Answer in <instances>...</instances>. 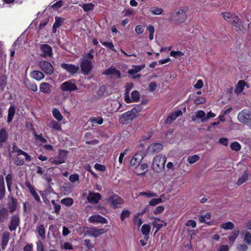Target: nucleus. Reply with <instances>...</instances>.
Here are the masks:
<instances>
[{
	"mask_svg": "<svg viewBox=\"0 0 251 251\" xmlns=\"http://www.w3.org/2000/svg\"><path fill=\"white\" fill-rule=\"evenodd\" d=\"M143 108L140 105H136L130 110H129L119 117V122L121 124H127L130 123L140 113Z\"/></svg>",
	"mask_w": 251,
	"mask_h": 251,
	"instance_id": "nucleus-1",
	"label": "nucleus"
},
{
	"mask_svg": "<svg viewBox=\"0 0 251 251\" xmlns=\"http://www.w3.org/2000/svg\"><path fill=\"white\" fill-rule=\"evenodd\" d=\"M94 51L91 49L89 52L84 55L81 59L80 66L83 74L88 75L93 69L92 59L94 57Z\"/></svg>",
	"mask_w": 251,
	"mask_h": 251,
	"instance_id": "nucleus-2",
	"label": "nucleus"
},
{
	"mask_svg": "<svg viewBox=\"0 0 251 251\" xmlns=\"http://www.w3.org/2000/svg\"><path fill=\"white\" fill-rule=\"evenodd\" d=\"M166 161L165 156L158 155L153 159L152 164V170L156 173H161L165 168V164Z\"/></svg>",
	"mask_w": 251,
	"mask_h": 251,
	"instance_id": "nucleus-3",
	"label": "nucleus"
},
{
	"mask_svg": "<svg viewBox=\"0 0 251 251\" xmlns=\"http://www.w3.org/2000/svg\"><path fill=\"white\" fill-rule=\"evenodd\" d=\"M238 120L245 124L251 126V111L247 109H244L238 115Z\"/></svg>",
	"mask_w": 251,
	"mask_h": 251,
	"instance_id": "nucleus-4",
	"label": "nucleus"
},
{
	"mask_svg": "<svg viewBox=\"0 0 251 251\" xmlns=\"http://www.w3.org/2000/svg\"><path fill=\"white\" fill-rule=\"evenodd\" d=\"M10 146H8V150L9 151V156L11 157V153L12 152H17L18 155H22L25 157V161L27 162H30L32 160L31 156L28 155L26 152L23 151L21 149H20L18 146L15 144H13L12 145V151H10Z\"/></svg>",
	"mask_w": 251,
	"mask_h": 251,
	"instance_id": "nucleus-5",
	"label": "nucleus"
},
{
	"mask_svg": "<svg viewBox=\"0 0 251 251\" xmlns=\"http://www.w3.org/2000/svg\"><path fill=\"white\" fill-rule=\"evenodd\" d=\"M39 66L41 69L47 75L53 74L54 69L52 65L48 61L42 60L39 62Z\"/></svg>",
	"mask_w": 251,
	"mask_h": 251,
	"instance_id": "nucleus-6",
	"label": "nucleus"
},
{
	"mask_svg": "<svg viewBox=\"0 0 251 251\" xmlns=\"http://www.w3.org/2000/svg\"><path fill=\"white\" fill-rule=\"evenodd\" d=\"M107 201L114 208H118L121 204L124 203L123 199L116 194L110 196Z\"/></svg>",
	"mask_w": 251,
	"mask_h": 251,
	"instance_id": "nucleus-7",
	"label": "nucleus"
},
{
	"mask_svg": "<svg viewBox=\"0 0 251 251\" xmlns=\"http://www.w3.org/2000/svg\"><path fill=\"white\" fill-rule=\"evenodd\" d=\"M61 67L68 72L72 76H74L79 71L78 66H76L72 64L62 63L60 65Z\"/></svg>",
	"mask_w": 251,
	"mask_h": 251,
	"instance_id": "nucleus-8",
	"label": "nucleus"
},
{
	"mask_svg": "<svg viewBox=\"0 0 251 251\" xmlns=\"http://www.w3.org/2000/svg\"><path fill=\"white\" fill-rule=\"evenodd\" d=\"M40 50L42 52L40 55L42 57L46 58L48 56L51 57L52 56V49L51 46L49 45H40Z\"/></svg>",
	"mask_w": 251,
	"mask_h": 251,
	"instance_id": "nucleus-9",
	"label": "nucleus"
},
{
	"mask_svg": "<svg viewBox=\"0 0 251 251\" xmlns=\"http://www.w3.org/2000/svg\"><path fill=\"white\" fill-rule=\"evenodd\" d=\"M61 89L63 91L72 92L77 90V87L72 80L62 83L60 86Z\"/></svg>",
	"mask_w": 251,
	"mask_h": 251,
	"instance_id": "nucleus-10",
	"label": "nucleus"
},
{
	"mask_svg": "<svg viewBox=\"0 0 251 251\" xmlns=\"http://www.w3.org/2000/svg\"><path fill=\"white\" fill-rule=\"evenodd\" d=\"M102 74V75L106 76L113 75L114 78L115 79H119L121 77L120 71L113 66L110 67L109 68L103 71Z\"/></svg>",
	"mask_w": 251,
	"mask_h": 251,
	"instance_id": "nucleus-11",
	"label": "nucleus"
},
{
	"mask_svg": "<svg viewBox=\"0 0 251 251\" xmlns=\"http://www.w3.org/2000/svg\"><path fill=\"white\" fill-rule=\"evenodd\" d=\"M20 219L18 214H15L11 216L10 223L8 225V228L10 231H13L16 229L19 226Z\"/></svg>",
	"mask_w": 251,
	"mask_h": 251,
	"instance_id": "nucleus-12",
	"label": "nucleus"
},
{
	"mask_svg": "<svg viewBox=\"0 0 251 251\" xmlns=\"http://www.w3.org/2000/svg\"><path fill=\"white\" fill-rule=\"evenodd\" d=\"M182 115V112L181 110H177L174 113H170L165 119L164 124L165 125H170Z\"/></svg>",
	"mask_w": 251,
	"mask_h": 251,
	"instance_id": "nucleus-13",
	"label": "nucleus"
},
{
	"mask_svg": "<svg viewBox=\"0 0 251 251\" xmlns=\"http://www.w3.org/2000/svg\"><path fill=\"white\" fill-rule=\"evenodd\" d=\"M229 23L235 26L237 30L241 31L244 28L243 22L237 15H234Z\"/></svg>",
	"mask_w": 251,
	"mask_h": 251,
	"instance_id": "nucleus-14",
	"label": "nucleus"
},
{
	"mask_svg": "<svg viewBox=\"0 0 251 251\" xmlns=\"http://www.w3.org/2000/svg\"><path fill=\"white\" fill-rule=\"evenodd\" d=\"M101 198V195L99 193L89 192L87 197L89 202L93 204H97Z\"/></svg>",
	"mask_w": 251,
	"mask_h": 251,
	"instance_id": "nucleus-15",
	"label": "nucleus"
},
{
	"mask_svg": "<svg viewBox=\"0 0 251 251\" xmlns=\"http://www.w3.org/2000/svg\"><path fill=\"white\" fill-rule=\"evenodd\" d=\"M133 87V84L132 82L127 83L125 85V92L124 94L125 101L129 103L131 102L130 98L129 97V92Z\"/></svg>",
	"mask_w": 251,
	"mask_h": 251,
	"instance_id": "nucleus-16",
	"label": "nucleus"
},
{
	"mask_svg": "<svg viewBox=\"0 0 251 251\" xmlns=\"http://www.w3.org/2000/svg\"><path fill=\"white\" fill-rule=\"evenodd\" d=\"M25 184V185L28 189L29 192L33 196L35 201L38 202H41L40 197L38 195L37 193L36 192L33 186L31 185L30 182L28 181H26Z\"/></svg>",
	"mask_w": 251,
	"mask_h": 251,
	"instance_id": "nucleus-17",
	"label": "nucleus"
},
{
	"mask_svg": "<svg viewBox=\"0 0 251 251\" xmlns=\"http://www.w3.org/2000/svg\"><path fill=\"white\" fill-rule=\"evenodd\" d=\"M163 145L160 143H153L148 148V151L150 153L155 154L160 152L163 149Z\"/></svg>",
	"mask_w": 251,
	"mask_h": 251,
	"instance_id": "nucleus-18",
	"label": "nucleus"
},
{
	"mask_svg": "<svg viewBox=\"0 0 251 251\" xmlns=\"http://www.w3.org/2000/svg\"><path fill=\"white\" fill-rule=\"evenodd\" d=\"M89 221L90 223H97L101 224H106L107 223V220L100 215H92L89 218Z\"/></svg>",
	"mask_w": 251,
	"mask_h": 251,
	"instance_id": "nucleus-19",
	"label": "nucleus"
},
{
	"mask_svg": "<svg viewBox=\"0 0 251 251\" xmlns=\"http://www.w3.org/2000/svg\"><path fill=\"white\" fill-rule=\"evenodd\" d=\"M176 20L178 23H182L186 21L187 16L185 14V11L183 9H179L176 13Z\"/></svg>",
	"mask_w": 251,
	"mask_h": 251,
	"instance_id": "nucleus-20",
	"label": "nucleus"
},
{
	"mask_svg": "<svg viewBox=\"0 0 251 251\" xmlns=\"http://www.w3.org/2000/svg\"><path fill=\"white\" fill-rule=\"evenodd\" d=\"M40 91L45 94H50L51 92V86L47 82H42L40 85Z\"/></svg>",
	"mask_w": 251,
	"mask_h": 251,
	"instance_id": "nucleus-21",
	"label": "nucleus"
},
{
	"mask_svg": "<svg viewBox=\"0 0 251 251\" xmlns=\"http://www.w3.org/2000/svg\"><path fill=\"white\" fill-rule=\"evenodd\" d=\"M151 228V226L148 224H144L141 227V232L144 236V239L146 240H148L149 239Z\"/></svg>",
	"mask_w": 251,
	"mask_h": 251,
	"instance_id": "nucleus-22",
	"label": "nucleus"
},
{
	"mask_svg": "<svg viewBox=\"0 0 251 251\" xmlns=\"http://www.w3.org/2000/svg\"><path fill=\"white\" fill-rule=\"evenodd\" d=\"M5 187L4 178L2 176H0V200H2L5 195Z\"/></svg>",
	"mask_w": 251,
	"mask_h": 251,
	"instance_id": "nucleus-23",
	"label": "nucleus"
},
{
	"mask_svg": "<svg viewBox=\"0 0 251 251\" xmlns=\"http://www.w3.org/2000/svg\"><path fill=\"white\" fill-rule=\"evenodd\" d=\"M31 77L38 81L43 79L45 76L42 72L40 71L34 70L31 73Z\"/></svg>",
	"mask_w": 251,
	"mask_h": 251,
	"instance_id": "nucleus-24",
	"label": "nucleus"
},
{
	"mask_svg": "<svg viewBox=\"0 0 251 251\" xmlns=\"http://www.w3.org/2000/svg\"><path fill=\"white\" fill-rule=\"evenodd\" d=\"M246 83L244 80H239L236 86L234 92L236 94H239L243 92Z\"/></svg>",
	"mask_w": 251,
	"mask_h": 251,
	"instance_id": "nucleus-25",
	"label": "nucleus"
},
{
	"mask_svg": "<svg viewBox=\"0 0 251 251\" xmlns=\"http://www.w3.org/2000/svg\"><path fill=\"white\" fill-rule=\"evenodd\" d=\"M8 216V211L7 208L2 207L0 209V222L3 223Z\"/></svg>",
	"mask_w": 251,
	"mask_h": 251,
	"instance_id": "nucleus-26",
	"label": "nucleus"
},
{
	"mask_svg": "<svg viewBox=\"0 0 251 251\" xmlns=\"http://www.w3.org/2000/svg\"><path fill=\"white\" fill-rule=\"evenodd\" d=\"M145 68V65H133L132 68L128 71V74L135 75Z\"/></svg>",
	"mask_w": 251,
	"mask_h": 251,
	"instance_id": "nucleus-27",
	"label": "nucleus"
},
{
	"mask_svg": "<svg viewBox=\"0 0 251 251\" xmlns=\"http://www.w3.org/2000/svg\"><path fill=\"white\" fill-rule=\"evenodd\" d=\"M249 174L248 170L245 171L241 176L238 179L237 184L239 186L243 184L246 180H248Z\"/></svg>",
	"mask_w": 251,
	"mask_h": 251,
	"instance_id": "nucleus-28",
	"label": "nucleus"
},
{
	"mask_svg": "<svg viewBox=\"0 0 251 251\" xmlns=\"http://www.w3.org/2000/svg\"><path fill=\"white\" fill-rule=\"evenodd\" d=\"M68 154V151L59 149L58 150V157L60 159V160H62L63 163L65 162V160H66Z\"/></svg>",
	"mask_w": 251,
	"mask_h": 251,
	"instance_id": "nucleus-29",
	"label": "nucleus"
},
{
	"mask_svg": "<svg viewBox=\"0 0 251 251\" xmlns=\"http://www.w3.org/2000/svg\"><path fill=\"white\" fill-rule=\"evenodd\" d=\"M15 113V107L13 105H10L8 109L7 123H10L12 121L14 114Z\"/></svg>",
	"mask_w": 251,
	"mask_h": 251,
	"instance_id": "nucleus-30",
	"label": "nucleus"
},
{
	"mask_svg": "<svg viewBox=\"0 0 251 251\" xmlns=\"http://www.w3.org/2000/svg\"><path fill=\"white\" fill-rule=\"evenodd\" d=\"M8 138V134L5 128H1L0 130V142H6Z\"/></svg>",
	"mask_w": 251,
	"mask_h": 251,
	"instance_id": "nucleus-31",
	"label": "nucleus"
},
{
	"mask_svg": "<svg viewBox=\"0 0 251 251\" xmlns=\"http://www.w3.org/2000/svg\"><path fill=\"white\" fill-rule=\"evenodd\" d=\"M94 230V235L93 237H98L102 234L106 233L107 230L105 228H99L96 227H93Z\"/></svg>",
	"mask_w": 251,
	"mask_h": 251,
	"instance_id": "nucleus-32",
	"label": "nucleus"
},
{
	"mask_svg": "<svg viewBox=\"0 0 251 251\" xmlns=\"http://www.w3.org/2000/svg\"><path fill=\"white\" fill-rule=\"evenodd\" d=\"M141 216L136 214L133 217V223L135 225H136L138 227H140L143 223Z\"/></svg>",
	"mask_w": 251,
	"mask_h": 251,
	"instance_id": "nucleus-33",
	"label": "nucleus"
},
{
	"mask_svg": "<svg viewBox=\"0 0 251 251\" xmlns=\"http://www.w3.org/2000/svg\"><path fill=\"white\" fill-rule=\"evenodd\" d=\"M131 100L132 102H138L140 100V95L138 91L134 90L131 93Z\"/></svg>",
	"mask_w": 251,
	"mask_h": 251,
	"instance_id": "nucleus-34",
	"label": "nucleus"
},
{
	"mask_svg": "<svg viewBox=\"0 0 251 251\" xmlns=\"http://www.w3.org/2000/svg\"><path fill=\"white\" fill-rule=\"evenodd\" d=\"M5 180L7 186L8 190L9 192H11V186L12 185V175L11 174H8L5 177Z\"/></svg>",
	"mask_w": 251,
	"mask_h": 251,
	"instance_id": "nucleus-35",
	"label": "nucleus"
},
{
	"mask_svg": "<svg viewBox=\"0 0 251 251\" xmlns=\"http://www.w3.org/2000/svg\"><path fill=\"white\" fill-rule=\"evenodd\" d=\"M20 155H18V153H17L16 156L13 159L14 163L17 166H22L25 164L24 158H21Z\"/></svg>",
	"mask_w": 251,
	"mask_h": 251,
	"instance_id": "nucleus-36",
	"label": "nucleus"
},
{
	"mask_svg": "<svg viewBox=\"0 0 251 251\" xmlns=\"http://www.w3.org/2000/svg\"><path fill=\"white\" fill-rule=\"evenodd\" d=\"M52 113L54 118L58 121H60L63 119L62 115L57 109L53 108Z\"/></svg>",
	"mask_w": 251,
	"mask_h": 251,
	"instance_id": "nucleus-37",
	"label": "nucleus"
},
{
	"mask_svg": "<svg viewBox=\"0 0 251 251\" xmlns=\"http://www.w3.org/2000/svg\"><path fill=\"white\" fill-rule=\"evenodd\" d=\"M100 43L104 47H106L108 50H110L114 52H116V50L114 48V46L112 42H102Z\"/></svg>",
	"mask_w": 251,
	"mask_h": 251,
	"instance_id": "nucleus-38",
	"label": "nucleus"
},
{
	"mask_svg": "<svg viewBox=\"0 0 251 251\" xmlns=\"http://www.w3.org/2000/svg\"><path fill=\"white\" fill-rule=\"evenodd\" d=\"M17 200L16 198H12L11 203L9 206V211L11 213L14 212L16 209Z\"/></svg>",
	"mask_w": 251,
	"mask_h": 251,
	"instance_id": "nucleus-39",
	"label": "nucleus"
},
{
	"mask_svg": "<svg viewBox=\"0 0 251 251\" xmlns=\"http://www.w3.org/2000/svg\"><path fill=\"white\" fill-rule=\"evenodd\" d=\"M89 121L93 124L100 125L103 123V119L101 117H92L90 119Z\"/></svg>",
	"mask_w": 251,
	"mask_h": 251,
	"instance_id": "nucleus-40",
	"label": "nucleus"
},
{
	"mask_svg": "<svg viewBox=\"0 0 251 251\" xmlns=\"http://www.w3.org/2000/svg\"><path fill=\"white\" fill-rule=\"evenodd\" d=\"M61 202L67 206H70L73 204L74 201L72 198H67L61 200Z\"/></svg>",
	"mask_w": 251,
	"mask_h": 251,
	"instance_id": "nucleus-41",
	"label": "nucleus"
},
{
	"mask_svg": "<svg viewBox=\"0 0 251 251\" xmlns=\"http://www.w3.org/2000/svg\"><path fill=\"white\" fill-rule=\"evenodd\" d=\"M94 4L92 3H84L82 5L84 11L88 12L89 11L93 10L94 8Z\"/></svg>",
	"mask_w": 251,
	"mask_h": 251,
	"instance_id": "nucleus-42",
	"label": "nucleus"
},
{
	"mask_svg": "<svg viewBox=\"0 0 251 251\" xmlns=\"http://www.w3.org/2000/svg\"><path fill=\"white\" fill-rule=\"evenodd\" d=\"M25 86L28 89L34 92H35L37 91V86L34 82H29L26 83Z\"/></svg>",
	"mask_w": 251,
	"mask_h": 251,
	"instance_id": "nucleus-43",
	"label": "nucleus"
},
{
	"mask_svg": "<svg viewBox=\"0 0 251 251\" xmlns=\"http://www.w3.org/2000/svg\"><path fill=\"white\" fill-rule=\"evenodd\" d=\"M221 228L225 230L232 229L234 227V224L231 222H227L226 223L223 224L221 226Z\"/></svg>",
	"mask_w": 251,
	"mask_h": 251,
	"instance_id": "nucleus-44",
	"label": "nucleus"
},
{
	"mask_svg": "<svg viewBox=\"0 0 251 251\" xmlns=\"http://www.w3.org/2000/svg\"><path fill=\"white\" fill-rule=\"evenodd\" d=\"M131 212L128 210H123L120 215V219L122 221H124L126 218L130 216Z\"/></svg>",
	"mask_w": 251,
	"mask_h": 251,
	"instance_id": "nucleus-45",
	"label": "nucleus"
},
{
	"mask_svg": "<svg viewBox=\"0 0 251 251\" xmlns=\"http://www.w3.org/2000/svg\"><path fill=\"white\" fill-rule=\"evenodd\" d=\"M63 22H64V19L62 18L59 17H55V21L54 23L53 24L54 27V28H59L61 25L62 24V23Z\"/></svg>",
	"mask_w": 251,
	"mask_h": 251,
	"instance_id": "nucleus-46",
	"label": "nucleus"
},
{
	"mask_svg": "<svg viewBox=\"0 0 251 251\" xmlns=\"http://www.w3.org/2000/svg\"><path fill=\"white\" fill-rule=\"evenodd\" d=\"M49 161L51 164L56 165L64 163L58 157H51L49 159Z\"/></svg>",
	"mask_w": 251,
	"mask_h": 251,
	"instance_id": "nucleus-47",
	"label": "nucleus"
},
{
	"mask_svg": "<svg viewBox=\"0 0 251 251\" xmlns=\"http://www.w3.org/2000/svg\"><path fill=\"white\" fill-rule=\"evenodd\" d=\"M230 148L233 151H238L241 150V146L238 142L235 141L231 144Z\"/></svg>",
	"mask_w": 251,
	"mask_h": 251,
	"instance_id": "nucleus-48",
	"label": "nucleus"
},
{
	"mask_svg": "<svg viewBox=\"0 0 251 251\" xmlns=\"http://www.w3.org/2000/svg\"><path fill=\"white\" fill-rule=\"evenodd\" d=\"M50 126L52 128L57 131H61L62 130L61 125L55 121H52L50 122Z\"/></svg>",
	"mask_w": 251,
	"mask_h": 251,
	"instance_id": "nucleus-49",
	"label": "nucleus"
},
{
	"mask_svg": "<svg viewBox=\"0 0 251 251\" xmlns=\"http://www.w3.org/2000/svg\"><path fill=\"white\" fill-rule=\"evenodd\" d=\"M206 99L203 97H198L194 100V103L196 105L204 103Z\"/></svg>",
	"mask_w": 251,
	"mask_h": 251,
	"instance_id": "nucleus-50",
	"label": "nucleus"
},
{
	"mask_svg": "<svg viewBox=\"0 0 251 251\" xmlns=\"http://www.w3.org/2000/svg\"><path fill=\"white\" fill-rule=\"evenodd\" d=\"M147 30L149 32V39L150 40H152L153 39V35L154 32V28L152 25H149L147 27Z\"/></svg>",
	"mask_w": 251,
	"mask_h": 251,
	"instance_id": "nucleus-51",
	"label": "nucleus"
},
{
	"mask_svg": "<svg viewBox=\"0 0 251 251\" xmlns=\"http://www.w3.org/2000/svg\"><path fill=\"white\" fill-rule=\"evenodd\" d=\"M38 233L39 235L42 238H44L45 237V230L44 226L43 225H40L38 227Z\"/></svg>",
	"mask_w": 251,
	"mask_h": 251,
	"instance_id": "nucleus-52",
	"label": "nucleus"
},
{
	"mask_svg": "<svg viewBox=\"0 0 251 251\" xmlns=\"http://www.w3.org/2000/svg\"><path fill=\"white\" fill-rule=\"evenodd\" d=\"M162 202V200L161 198H153L149 202V204L151 206H155L157 204Z\"/></svg>",
	"mask_w": 251,
	"mask_h": 251,
	"instance_id": "nucleus-53",
	"label": "nucleus"
},
{
	"mask_svg": "<svg viewBox=\"0 0 251 251\" xmlns=\"http://www.w3.org/2000/svg\"><path fill=\"white\" fill-rule=\"evenodd\" d=\"M200 159V157L198 155H194L190 156L188 158V161L190 164H193L198 161Z\"/></svg>",
	"mask_w": 251,
	"mask_h": 251,
	"instance_id": "nucleus-54",
	"label": "nucleus"
},
{
	"mask_svg": "<svg viewBox=\"0 0 251 251\" xmlns=\"http://www.w3.org/2000/svg\"><path fill=\"white\" fill-rule=\"evenodd\" d=\"M239 233V231H234L231 232V233L228 236L229 241L233 242L235 240Z\"/></svg>",
	"mask_w": 251,
	"mask_h": 251,
	"instance_id": "nucleus-55",
	"label": "nucleus"
},
{
	"mask_svg": "<svg viewBox=\"0 0 251 251\" xmlns=\"http://www.w3.org/2000/svg\"><path fill=\"white\" fill-rule=\"evenodd\" d=\"M7 84V79L5 76L0 77V89L3 90Z\"/></svg>",
	"mask_w": 251,
	"mask_h": 251,
	"instance_id": "nucleus-56",
	"label": "nucleus"
},
{
	"mask_svg": "<svg viewBox=\"0 0 251 251\" xmlns=\"http://www.w3.org/2000/svg\"><path fill=\"white\" fill-rule=\"evenodd\" d=\"M221 14L222 15L224 19H225L228 23L230 21H231V20L232 19V17H233V15H232L229 12L222 13Z\"/></svg>",
	"mask_w": 251,
	"mask_h": 251,
	"instance_id": "nucleus-57",
	"label": "nucleus"
},
{
	"mask_svg": "<svg viewBox=\"0 0 251 251\" xmlns=\"http://www.w3.org/2000/svg\"><path fill=\"white\" fill-rule=\"evenodd\" d=\"M163 10L161 8L158 7L153 8V9L151 10V12L153 15H161L163 13Z\"/></svg>",
	"mask_w": 251,
	"mask_h": 251,
	"instance_id": "nucleus-58",
	"label": "nucleus"
},
{
	"mask_svg": "<svg viewBox=\"0 0 251 251\" xmlns=\"http://www.w3.org/2000/svg\"><path fill=\"white\" fill-rule=\"evenodd\" d=\"M184 53L180 51H171L170 52V55L172 56H173L175 58H177V57H179L183 55Z\"/></svg>",
	"mask_w": 251,
	"mask_h": 251,
	"instance_id": "nucleus-59",
	"label": "nucleus"
},
{
	"mask_svg": "<svg viewBox=\"0 0 251 251\" xmlns=\"http://www.w3.org/2000/svg\"><path fill=\"white\" fill-rule=\"evenodd\" d=\"M69 180L72 182H75L79 180V176L77 174L71 175L69 176Z\"/></svg>",
	"mask_w": 251,
	"mask_h": 251,
	"instance_id": "nucleus-60",
	"label": "nucleus"
},
{
	"mask_svg": "<svg viewBox=\"0 0 251 251\" xmlns=\"http://www.w3.org/2000/svg\"><path fill=\"white\" fill-rule=\"evenodd\" d=\"M164 210V207L163 206H158L155 208L153 213L154 215H156L162 213Z\"/></svg>",
	"mask_w": 251,
	"mask_h": 251,
	"instance_id": "nucleus-61",
	"label": "nucleus"
},
{
	"mask_svg": "<svg viewBox=\"0 0 251 251\" xmlns=\"http://www.w3.org/2000/svg\"><path fill=\"white\" fill-rule=\"evenodd\" d=\"M244 240L248 244L250 245L251 244V233L247 232L245 235Z\"/></svg>",
	"mask_w": 251,
	"mask_h": 251,
	"instance_id": "nucleus-62",
	"label": "nucleus"
},
{
	"mask_svg": "<svg viewBox=\"0 0 251 251\" xmlns=\"http://www.w3.org/2000/svg\"><path fill=\"white\" fill-rule=\"evenodd\" d=\"M135 31L138 34H142L144 31V26L142 25H137L135 27Z\"/></svg>",
	"mask_w": 251,
	"mask_h": 251,
	"instance_id": "nucleus-63",
	"label": "nucleus"
},
{
	"mask_svg": "<svg viewBox=\"0 0 251 251\" xmlns=\"http://www.w3.org/2000/svg\"><path fill=\"white\" fill-rule=\"evenodd\" d=\"M237 249L239 251H247L248 247L246 244H243L239 245L237 246Z\"/></svg>",
	"mask_w": 251,
	"mask_h": 251,
	"instance_id": "nucleus-64",
	"label": "nucleus"
}]
</instances>
